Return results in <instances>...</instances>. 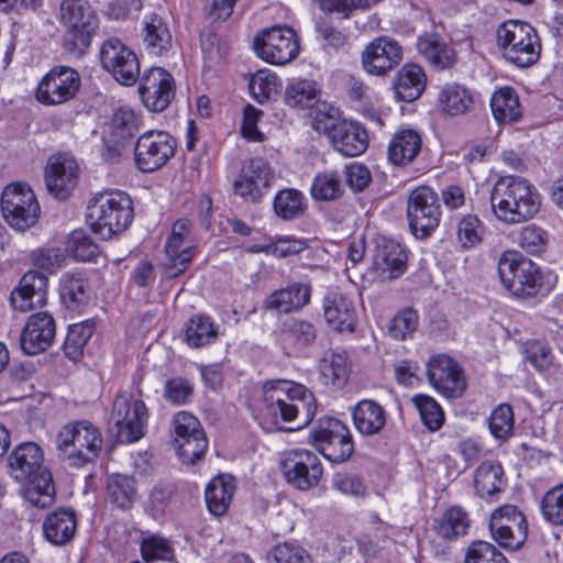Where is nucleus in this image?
<instances>
[{
  "mask_svg": "<svg viewBox=\"0 0 563 563\" xmlns=\"http://www.w3.org/2000/svg\"><path fill=\"white\" fill-rule=\"evenodd\" d=\"M427 86V75L422 66L405 64L394 79V91L398 100L412 102L421 97Z\"/></svg>",
  "mask_w": 563,
  "mask_h": 563,
  "instance_id": "41",
  "label": "nucleus"
},
{
  "mask_svg": "<svg viewBox=\"0 0 563 563\" xmlns=\"http://www.w3.org/2000/svg\"><path fill=\"white\" fill-rule=\"evenodd\" d=\"M56 336V321L52 313H32L21 331L20 345L26 355H38L47 351Z\"/></svg>",
  "mask_w": 563,
  "mask_h": 563,
  "instance_id": "26",
  "label": "nucleus"
},
{
  "mask_svg": "<svg viewBox=\"0 0 563 563\" xmlns=\"http://www.w3.org/2000/svg\"><path fill=\"white\" fill-rule=\"evenodd\" d=\"M274 180L271 165L262 157H252L241 167L232 183V194L244 203L260 205Z\"/></svg>",
  "mask_w": 563,
  "mask_h": 563,
  "instance_id": "18",
  "label": "nucleus"
},
{
  "mask_svg": "<svg viewBox=\"0 0 563 563\" xmlns=\"http://www.w3.org/2000/svg\"><path fill=\"white\" fill-rule=\"evenodd\" d=\"M137 80L141 101L150 112L161 113L175 100L176 81L165 68L151 67Z\"/></svg>",
  "mask_w": 563,
  "mask_h": 563,
  "instance_id": "21",
  "label": "nucleus"
},
{
  "mask_svg": "<svg viewBox=\"0 0 563 563\" xmlns=\"http://www.w3.org/2000/svg\"><path fill=\"white\" fill-rule=\"evenodd\" d=\"M80 168L76 158L67 153L49 156L44 170L45 185L49 195L58 200H67L76 188Z\"/></svg>",
  "mask_w": 563,
  "mask_h": 563,
  "instance_id": "23",
  "label": "nucleus"
},
{
  "mask_svg": "<svg viewBox=\"0 0 563 563\" xmlns=\"http://www.w3.org/2000/svg\"><path fill=\"white\" fill-rule=\"evenodd\" d=\"M490 108L498 123H514L522 119L523 108L514 87H499L490 98Z\"/></svg>",
  "mask_w": 563,
  "mask_h": 563,
  "instance_id": "46",
  "label": "nucleus"
},
{
  "mask_svg": "<svg viewBox=\"0 0 563 563\" xmlns=\"http://www.w3.org/2000/svg\"><path fill=\"white\" fill-rule=\"evenodd\" d=\"M111 417L118 443H134L145 435L150 412L142 399L132 401L128 393L119 391L112 404Z\"/></svg>",
  "mask_w": 563,
  "mask_h": 563,
  "instance_id": "15",
  "label": "nucleus"
},
{
  "mask_svg": "<svg viewBox=\"0 0 563 563\" xmlns=\"http://www.w3.org/2000/svg\"><path fill=\"white\" fill-rule=\"evenodd\" d=\"M267 563H312L310 554L300 545L283 542L274 545L266 555Z\"/></svg>",
  "mask_w": 563,
  "mask_h": 563,
  "instance_id": "64",
  "label": "nucleus"
},
{
  "mask_svg": "<svg viewBox=\"0 0 563 563\" xmlns=\"http://www.w3.org/2000/svg\"><path fill=\"white\" fill-rule=\"evenodd\" d=\"M517 242L530 255H541L547 252L550 233L542 227L530 223L520 228Z\"/></svg>",
  "mask_w": 563,
  "mask_h": 563,
  "instance_id": "55",
  "label": "nucleus"
},
{
  "mask_svg": "<svg viewBox=\"0 0 563 563\" xmlns=\"http://www.w3.org/2000/svg\"><path fill=\"white\" fill-rule=\"evenodd\" d=\"M355 429L364 437H375L383 432L387 424L386 409L374 399L360 400L352 410Z\"/></svg>",
  "mask_w": 563,
  "mask_h": 563,
  "instance_id": "39",
  "label": "nucleus"
},
{
  "mask_svg": "<svg viewBox=\"0 0 563 563\" xmlns=\"http://www.w3.org/2000/svg\"><path fill=\"white\" fill-rule=\"evenodd\" d=\"M455 234L460 247L468 251L483 243L486 225L477 214L465 213L456 221Z\"/></svg>",
  "mask_w": 563,
  "mask_h": 563,
  "instance_id": "51",
  "label": "nucleus"
},
{
  "mask_svg": "<svg viewBox=\"0 0 563 563\" xmlns=\"http://www.w3.org/2000/svg\"><path fill=\"white\" fill-rule=\"evenodd\" d=\"M64 253L77 262H95L101 254L98 243L82 229L71 231L65 239Z\"/></svg>",
  "mask_w": 563,
  "mask_h": 563,
  "instance_id": "50",
  "label": "nucleus"
},
{
  "mask_svg": "<svg viewBox=\"0 0 563 563\" xmlns=\"http://www.w3.org/2000/svg\"><path fill=\"white\" fill-rule=\"evenodd\" d=\"M404 47L390 35H379L367 43L361 53V64L365 73L375 77H386L402 62Z\"/></svg>",
  "mask_w": 563,
  "mask_h": 563,
  "instance_id": "22",
  "label": "nucleus"
},
{
  "mask_svg": "<svg viewBox=\"0 0 563 563\" xmlns=\"http://www.w3.org/2000/svg\"><path fill=\"white\" fill-rule=\"evenodd\" d=\"M422 144L419 131L410 128L399 129L388 143L387 159L393 166L407 167L419 156Z\"/></svg>",
  "mask_w": 563,
  "mask_h": 563,
  "instance_id": "36",
  "label": "nucleus"
},
{
  "mask_svg": "<svg viewBox=\"0 0 563 563\" xmlns=\"http://www.w3.org/2000/svg\"><path fill=\"white\" fill-rule=\"evenodd\" d=\"M426 374L429 384L448 399L461 398L467 388L464 368L449 354L431 355L426 364Z\"/></svg>",
  "mask_w": 563,
  "mask_h": 563,
  "instance_id": "19",
  "label": "nucleus"
},
{
  "mask_svg": "<svg viewBox=\"0 0 563 563\" xmlns=\"http://www.w3.org/2000/svg\"><path fill=\"white\" fill-rule=\"evenodd\" d=\"M219 338V325L206 313L192 314L184 328V342L191 349L214 344Z\"/></svg>",
  "mask_w": 563,
  "mask_h": 563,
  "instance_id": "45",
  "label": "nucleus"
},
{
  "mask_svg": "<svg viewBox=\"0 0 563 563\" xmlns=\"http://www.w3.org/2000/svg\"><path fill=\"white\" fill-rule=\"evenodd\" d=\"M417 51L435 70L455 67L459 60L455 48L437 32H423L417 38Z\"/></svg>",
  "mask_w": 563,
  "mask_h": 563,
  "instance_id": "32",
  "label": "nucleus"
},
{
  "mask_svg": "<svg viewBox=\"0 0 563 563\" xmlns=\"http://www.w3.org/2000/svg\"><path fill=\"white\" fill-rule=\"evenodd\" d=\"M308 209L303 194L294 188L279 190L273 201L275 214L284 221H292L305 216Z\"/></svg>",
  "mask_w": 563,
  "mask_h": 563,
  "instance_id": "49",
  "label": "nucleus"
},
{
  "mask_svg": "<svg viewBox=\"0 0 563 563\" xmlns=\"http://www.w3.org/2000/svg\"><path fill=\"white\" fill-rule=\"evenodd\" d=\"M177 140L164 130H150L142 133L134 144L135 167L151 174L162 169L175 156Z\"/></svg>",
  "mask_w": 563,
  "mask_h": 563,
  "instance_id": "16",
  "label": "nucleus"
},
{
  "mask_svg": "<svg viewBox=\"0 0 563 563\" xmlns=\"http://www.w3.org/2000/svg\"><path fill=\"white\" fill-rule=\"evenodd\" d=\"M279 78L269 70L261 69L249 81V90L253 99L264 103L278 92Z\"/></svg>",
  "mask_w": 563,
  "mask_h": 563,
  "instance_id": "61",
  "label": "nucleus"
},
{
  "mask_svg": "<svg viewBox=\"0 0 563 563\" xmlns=\"http://www.w3.org/2000/svg\"><path fill=\"white\" fill-rule=\"evenodd\" d=\"M312 291L310 282L289 283L268 294L262 302V310L277 316L299 313L310 305Z\"/></svg>",
  "mask_w": 563,
  "mask_h": 563,
  "instance_id": "25",
  "label": "nucleus"
},
{
  "mask_svg": "<svg viewBox=\"0 0 563 563\" xmlns=\"http://www.w3.org/2000/svg\"><path fill=\"white\" fill-rule=\"evenodd\" d=\"M9 476L20 484V495L32 507L45 509L56 501L53 474L43 449L33 441L19 443L7 460Z\"/></svg>",
  "mask_w": 563,
  "mask_h": 563,
  "instance_id": "2",
  "label": "nucleus"
},
{
  "mask_svg": "<svg viewBox=\"0 0 563 563\" xmlns=\"http://www.w3.org/2000/svg\"><path fill=\"white\" fill-rule=\"evenodd\" d=\"M412 402L420 415L423 426L430 432H435L442 428L445 421L444 411L433 397L418 394L413 396Z\"/></svg>",
  "mask_w": 563,
  "mask_h": 563,
  "instance_id": "56",
  "label": "nucleus"
},
{
  "mask_svg": "<svg viewBox=\"0 0 563 563\" xmlns=\"http://www.w3.org/2000/svg\"><path fill=\"white\" fill-rule=\"evenodd\" d=\"M464 563H509V561L493 543L474 540L465 550Z\"/></svg>",
  "mask_w": 563,
  "mask_h": 563,
  "instance_id": "62",
  "label": "nucleus"
},
{
  "mask_svg": "<svg viewBox=\"0 0 563 563\" xmlns=\"http://www.w3.org/2000/svg\"><path fill=\"white\" fill-rule=\"evenodd\" d=\"M477 95L459 82H446L440 87L435 107L448 117H460L475 110Z\"/></svg>",
  "mask_w": 563,
  "mask_h": 563,
  "instance_id": "35",
  "label": "nucleus"
},
{
  "mask_svg": "<svg viewBox=\"0 0 563 563\" xmlns=\"http://www.w3.org/2000/svg\"><path fill=\"white\" fill-rule=\"evenodd\" d=\"M235 490L234 476L230 474L214 476L207 485L205 493L208 510L213 516H224L230 508Z\"/></svg>",
  "mask_w": 563,
  "mask_h": 563,
  "instance_id": "43",
  "label": "nucleus"
},
{
  "mask_svg": "<svg viewBox=\"0 0 563 563\" xmlns=\"http://www.w3.org/2000/svg\"><path fill=\"white\" fill-rule=\"evenodd\" d=\"M318 401L312 390L290 379H267L262 385L256 419L266 430H284L282 423L300 420L296 429L310 424L317 413Z\"/></svg>",
  "mask_w": 563,
  "mask_h": 563,
  "instance_id": "1",
  "label": "nucleus"
},
{
  "mask_svg": "<svg viewBox=\"0 0 563 563\" xmlns=\"http://www.w3.org/2000/svg\"><path fill=\"white\" fill-rule=\"evenodd\" d=\"M100 428L88 419L71 420L56 434V449L69 467L95 465L103 449Z\"/></svg>",
  "mask_w": 563,
  "mask_h": 563,
  "instance_id": "6",
  "label": "nucleus"
},
{
  "mask_svg": "<svg viewBox=\"0 0 563 563\" xmlns=\"http://www.w3.org/2000/svg\"><path fill=\"white\" fill-rule=\"evenodd\" d=\"M170 445L185 465L205 460L209 440L200 420L189 411L176 412L170 422Z\"/></svg>",
  "mask_w": 563,
  "mask_h": 563,
  "instance_id": "9",
  "label": "nucleus"
},
{
  "mask_svg": "<svg viewBox=\"0 0 563 563\" xmlns=\"http://www.w3.org/2000/svg\"><path fill=\"white\" fill-rule=\"evenodd\" d=\"M318 369L325 385L343 388L352 372V361L344 349H330L320 358Z\"/></svg>",
  "mask_w": 563,
  "mask_h": 563,
  "instance_id": "40",
  "label": "nucleus"
},
{
  "mask_svg": "<svg viewBox=\"0 0 563 563\" xmlns=\"http://www.w3.org/2000/svg\"><path fill=\"white\" fill-rule=\"evenodd\" d=\"M141 40L145 51L153 56H167L174 47L168 21L158 13H150L141 22Z\"/></svg>",
  "mask_w": 563,
  "mask_h": 563,
  "instance_id": "31",
  "label": "nucleus"
},
{
  "mask_svg": "<svg viewBox=\"0 0 563 563\" xmlns=\"http://www.w3.org/2000/svg\"><path fill=\"white\" fill-rule=\"evenodd\" d=\"M495 217L506 224L531 220L540 211L541 196L528 179L521 176H500L490 191Z\"/></svg>",
  "mask_w": 563,
  "mask_h": 563,
  "instance_id": "4",
  "label": "nucleus"
},
{
  "mask_svg": "<svg viewBox=\"0 0 563 563\" xmlns=\"http://www.w3.org/2000/svg\"><path fill=\"white\" fill-rule=\"evenodd\" d=\"M95 319L70 324L63 344V352L67 358L78 362L84 357V349L96 331Z\"/></svg>",
  "mask_w": 563,
  "mask_h": 563,
  "instance_id": "47",
  "label": "nucleus"
},
{
  "mask_svg": "<svg viewBox=\"0 0 563 563\" xmlns=\"http://www.w3.org/2000/svg\"><path fill=\"white\" fill-rule=\"evenodd\" d=\"M406 216L411 234L418 240L429 239L442 219L439 194L428 185L415 187L407 198Z\"/></svg>",
  "mask_w": 563,
  "mask_h": 563,
  "instance_id": "12",
  "label": "nucleus"
},
{
  "mask_svg": "<svg viewBox=\"0 0 563 563\" xmlns=\"http://www.w3.org/2000/svg\"><path fill=\"white\" fill-rule=\"evenodd\" d=\"M308 441L332 463L347 462L355 452L349 427L342 420L331 416H322L317 420Z\"/></svg>",
  "mask_w": 563,
  "mask_h": 563,
  "instance_id": "10",
  "label": "nucleus"
},
{
  "mask_svg": "<svg viewBox=\"0 0 563 563\" xmlns=\"http://www.w3.org/2000/svg\"><path fill=\"white\" fill-rule=\"evenodd\" d=\"M501 285L519 300H541L555 288L558 276L517 250L504 251L497 262Z\"/></svg>",
  "mask_w": 563,
  "mask_h": 563,
  "instance_id": "3",
  "label": "nucleus"
},
{
  "mask_svg": "<svg viewBox=\"0 0 563 563\" xmlns=\"http://www.w3.org/2000/svg\"><path fill=\"white\" fill-rule=\"evenodd\" d=\"M139 497L137 481L132 475L111 474L106 479V499L122 511L130 510Z\"/></svg>",
  "mask_w": 563,
  "mask_h": 563,
  "instance_id": "42",
  "label": "nucleus"
},
{
  "mask_svg": "<svg viewBox=\"0 0 563 563\" xmlns=\"http://www.w3.org/2000/svg\"><path fill=\"white\" fill-rule=\"evenodd\" d=\"M59 298L69 312L80 313L90 303V282L86 271L75 269L62 274L58 283Z\"/></svg>",
  "mask_w": 563,
  "mask_h": 563,
  "instance_id": "29",
  "label": "nucleus"
},
{
  "mask_svg": "<svg viewBox=\"0 0 563 563\" xmlns=\"http://www.w3.org/2000/svg\"><path fill=\"white\" fill-rule=\"evenodd\" d=\"M77 526L76 511L70 507H58L45 517L43 533L49 543L62 547L74 539Z\"/></svg>",
  "mask_w": 563,
  "mask_h": 563,
  "instance_id": "38",
  "label": "nucleus"
},
{
  "mask_svg": "<svg viewBox=\"0 0 563 563\" xmlns=\"http://www.w3.org/2000/svg\"><path fill=\"white\" fill-rule=\"evenodd\" d=\"M0 208L4 221L20 232L34 227L41 216L35 192L23 181L11 183L3 188Z\"/></svg>",
  "mask_w": 563,
  "mask_h": 563,
  "instance_id": "13",
  "label": "nucleus"
},
{
  "mask_svg": "<svg viewBox=\"0 0 563 563\" xmlns=\"http://www.w3.org/2000/svg\"><path fill=\"white\" fill-rule=\"evenodd\" d=\"M333 148L347 157L363 154L369 145L366 128L357 121L343 119L329 137Z\"/></svg>",
  "mask_w": 563,
  "mask_h": 563,
  "instance_id": "33",
  "label": "nucleus"
},
{
  "mask_svg": "<svg viewBox=\"0 0 563 563\" xmlns=\"http://www.w3.org/2000/svg\"><path fill=\"white\" fill-rule=\"evenodd\" d=\"M253 48L264 62L283 66L297 58L300 52V40L291 26L274 25L256 33Z\"/></svg>",
  "mask_w": 563,
  "mask_h": 563,
  "instance_id": "14",
  "label": "nucleus"
},
{
  "mask_svg": "<svg viewBox=\"0 0 563 563\" xmlns=\"http://www.w3.org/2000/svg\"><path fill=\"white\" fill-rule=\"evenodd\" d=\"M58 21L64 27L60 48L71 58H82L90 49L100 20L88 0H62Z\"/></svg>",
  "mask_w": 563,
  "mask_h": 563,
  "instance_id": "5",
  "label": "nucleus"
},
{
  "mask_svg": "<svg viewBox=\"0 0 563 563\" xmlns=\"http://www.w3.org/2000/svg\"><path fill=\"white\" fill-rule=\"evenodd\" d=\"M322 96V87L314 79L299 78L289 81L284 91V102L291 109L310 110Z\"/></svg>",
  "mask_w": 563,
  "mask_h": 563,
  "instance_id": "44",
  "label": "nucleus"
},
{
  "mask_svg": "<svg viewBox=\"0 0 563 563\" xmlns=\"http://www.w3.org/2000/svg\"><path fill=\"white\" fill-rule=\"evenodd\" d=\"M319 327L310 319L290 317L280 323L278 341L285 354L292 357L306 356L317 344Z\"/></svg>",
  "mask_w": 563,
  "mask_h": 563,
  "instance_id": "24",
  "label": "nucleus"
},
{
  "mask_svg": "<svg viewBox=\"0 0 563 563\" xmlns=\"http://www.w3.org/2000/svg\"><path fill=\"white\" fill-rule=\"evenodd\" d=\"M30 262L43 274L53 275L66 263L64 250L55 246L38 247L30 253Z\"/></svg>",
  "mask_w": 563,
  "mask_h": 563,
  "instance_id": "60",
  "label": "nucleus"
},
{
  "mask_svg": "<svg viewBox=\"0 0 563 563\" xmlns=\"http://www.w3.org/2000/svg\"><path fill=\"white\" fill-rule=\"evenodd\" d=\"M310 110L312 129L318 133H323L328 139L334 128L343 120L339 108L321 99Z\"/></svg>",
  "mask_w": 563,
  "mask_h": 563,
  "instance_id": "58",
  "label": "nucleus"
},
{
  "mask_svg": "<svg viewBox=\"0 0 563 563\" xmlns=\"http://www.w3.org/2000/svg\"><path fill=\"white\" fill-rule=\"evenodd\" d=\"M179 494L178 485L173 481H161L150 490L145 511L154 520L163 519Z\"/></svg>",
  "mask_w": 563,
  "mask_h": 563,
  "instance_id": "48",
  "label": "nucleus"
},
{
  "mask_svg": "<svg viewBox=\"0 0 563 563\" xmlns=\"http://www.w3.org/2000/svg\"><path fill=\"white\" fill-rule=\"evenodd\" d=\"M382 0H317L321 12L334 14L340 20L351 19L356 11H367Z\"/></svg>",
  "mask_w": 563,
  "mask_h": 563,
  "instance_id": "57",
  "label": "nucleus"
},
{
  "mask_svg": "<svg viewBox=\"0 0 563 563\" xmlns=\"http://www.w3.org/2000/svg\"><path fill=\"white\" fill-rule=\"evenodd\" d=\"M373 266L387 278L393 280L402 276L408 268V252L396 240L382 238L375 247Z\"/></svg>",
  "mask_w": 563,
  "mask_h": 563,
  "instance_id": "34",
  "label": "nucleus"
},
{
  "mask_svg": "<svg viewBox=\"0 0 563 563\" xmlns=\"http://www.w3.org/2000/svg\"><path fill=\"white\" fill-rule=\"evenodd\" d=\"M322 312L327 325L338 333H354L357 312L351 298L338 290L328 291L322 298Z\"/></svg>",
  "mask_w": 563,
  "mask_h": 563,
  "instance_id": "28",
  "label": "nucleus"
},
{
  "mask_svg": "<svg viewBox=\"0 0 563 563\" xmlns=\"http://www.w3.org/2000/svg\"><path fill=\"white\" fill-rule=\"evenodd\" d=\"M134 219L131 197L121 190L97 192L88 202L87 221L103 240L124 232Z\"/></svg>",
  "mask_w": 563,
  "mask_h": 563,
  "instance_id": "7",
  "label": "nucleus"
},
{
  "mask_svg": "<svg viewBox=\"0 0 563 563\" xmlns=\"http://www.w3.org/2000/svg\"><path fill=\"white\" fill-rule=\"evenodd\" d=\"M279 470L287 484L298 490L317 487L323 476V466L317 453L306 449L284 452Z\"/></svg>",
  "mask_w": 563,
  "mask_h": 563,
  "instance_id": "17",
  "label": "nucleus"
},
{
  "mask_svg": "<svg viewBox=\"0 0 563 563\" xmlns=\"http://www.w3.org/2000/svg\"><path fill=\"white\" fill-rule=\"evenodd\" d=\"M419 313L412 307L400 309L390 320L388 335L398 341H405L417 331L419 325Z\"/></svg>",
  "mask_w": 563,
  "mask_h": 563,
  "instance_id": "59",
  "label": "nucleus"
},
{
  "mask_svg": "<svg viewBox=\"0 0 563 563\" xmlns=\"http://www.w3.org/2000/svg\"><path fill=\"white\" fill-rule=\"evenodd\" d=\"M488 430L493 438L501 443L515 435V412L508 402L497 405L487 419Z\"/></svg>",
  "mask_w": 563,
  "mask_h": 563,
  "instance_id": "53",
  "label": "nucleus"
},
{
  "mask_svg": "<svg viewBox=\"0 0 563 563\" xmlns=\"http://www.w3.org/2000/svg\"><path fill=\"white\" fill-rule=\"evenodd\" d=\"M473 485L475 495L486 503H496L506 490L508 479L501 463L485 460L474 471Z\"/></svg>",
  "mask_w": 563,
  "mask_h": 563,
  "instance_id": "30",
  "label": "nucleus"
},
{
  "mask_svg": "<svg viewBox=\"0 0 563 563\" xmlns=\"http://www.w3.org/2000/svg\"><path fill=\"white\" fill-rule=\"evenodd\" d=\"M471 525L470 514L462 506L453 505L433 519L431 531L444 543H452L467 536Z\"/></svg>",
  "mask_w": 563,
  "mask_h": 563,
  "instance_id": "37",
  "label": "nucleus"
},
{
  "mask_svg": "<svg viewBox=\"0 0 563 563\" xmlns=\"http://www.w3.org/2000/svg\"><path fill=\"white\" fill-rule=\"evenodd\" d=\"M344 194L342 178L339 172H323L314 176L311 185V196L317 201H332Z\"/></svg>",
  "mask_w": 563,
  "mask_h": 563,
  "instance_id": "54",
  "label": "nucleus"
},
{
  "mask_svg": "<svg viewBox=\"0 0 563 563\" xmlns=\"http://www.w3.org/2000/svg\"><path fill=\"white\" fill-rule=\"evenodd\" d=\"M540 509L545 521L554 526L563 525V483L550 488L543 495Z\"/></svg>",
  "mask_w": 563,
  "mask_h": 563,
  "instance_id": "63",
  "label": "nucleus"
},
{
  "mask_svg": "<svg viewBox=\"0 0 563 563\" xmlns=\"http://www.w3.org/2000/svg\"><path fill=\"white\" fill-rule=\"evenodd\" d=\"M48 278L38 271H27L10 295V305L21 312L41 308L47 302Z\"/></svg>",
  "mask_w": 563,
  "mask_h": 563,
  "instance_id": "27",
  "label": "nucleus"
},
{
  "mask_svg": "<svg viewBox=\"0 0 563 563\" xmlns=\"http://www.w3.org/2000/svg\"><path fill=\"white\" fill-rule=\"evenodd\" d=\"M101 67L124 86L134 85L140 77V62L135 52L122 40L106 38L99 49Z\"/></svg>",
  "mask_w": 563,
  "mask_h": 563,
  "instance_id": "20",
  "label": "nucleus"
},
{
  "mask_svg": "<svg viewBox=\"0 0 563 563\" xmlns=\"http://www.w3.org/2000/svg\"><path fill=\"white\" fill-rule=\"evenodd\" d=\"M142 563L176 562V552L173 542L161 534H148L140 541Z\"/></svg>",
  "mask_w": 563,
  "mask_h": 563,
  "instance_id": "52",
  "label": "nucleus"
},
{
  "mask_svg": "<svg viewBox=\"0 0 563 563\" xmlns=\"http://www.w3.org/2000/svg\"><path fill=\"white\" fill-rule=\"evenodd\" d=\"M82 80L77 68L57 64L48 69L34 90L35 100L45 107L74 102L81 91Z\"/></svg>",
  "mask_w": 563,
  "mask_h": 563,
  "instance_id": "11",
  "label": "nucleus"
},
{
  "mask_svg": "<svg viewBox=\"0 0 563 563\" xmlns=\"http://www.w3.org/2000/svg\"><path fill=\"white\" fill-rule=\"evenodd\" d=\"M497 44L503 56L518 67H530L540 58V37L527 22L508 20L501 23L497 29Z\"/></svg>",
  "mask_w": 563,
  "mask_h": 563,
  "instance_id": "8",
  "label": "nucleus"
}]
</instances>
